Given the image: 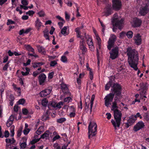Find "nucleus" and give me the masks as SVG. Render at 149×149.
I'll use <instances>...</instances> for the list:
<instances>
[{"label": "nucleus", "mask_w": 149, "mask_h": 149, "mask_svg": "<svg viewBox=\"0 0 149 149\" xmlns=\"http://www.w3.org/2000/svg\"><path fill=\"white\" fill-rule=\"evenodd\" d=\"M127 55L128 56V62L130 66L135 70L138 69L139 56L137 51L132 47H128L127 49Z\"/></svg>", "instance_id": "nucleus-1"}, {"label": "nucleus", "mask_w": 149, "mask_h": 149, "mask_svg": "<svg viewBox=\"0 0 149 149\" xmlns=\"http://www.w3.org/2000/svg\"><path fill=\"white\" fill-rule=\"evenodd\" d=\"M111 91L113 93H110L106 96L104 98V104L106 106L108 107L111 104L110 102L113 100L114 95L115 94L117 97H122L121 96L122 88L121 86L117 83H114L112 86Z\"/></svg>", "instance_id": "nucleus-2"}, {"label": "nucleus", "mask_w": 149, "mask_h": 149, "mask_svg": "<svg viewBox=\"0 0 149 149\" xmlns=\"http://www.w3.org/2000/svg\"><path fill=\"white\" fill-rule=\"evenodd\" d=\"M123 19H120L118 17L117 14H115L113 16L112 21V24L113 26V31L115 32L117 29V28H115V26L118 27V29L120 30L122 29L123 26Z\"/></svg>", "instance_id": "nucleus-3"}, {"label": "nucleus", "mask_w": 149, "mask_h": 149, "mask_svg": "<svg viewBox=\"0 0 149 149\" xmlns=\"http://www.w3.org/2000/svg\"><path fill=\"white\" fill-rule=\"evenodd\" d=\"M113 113L116 122L113 120H111V122L114 127L116 128L117 126L118 127L120 126L122 113L121 111L118 109H116L114 110Z\"/></svg>", "instance_id": "nucleus-4"}, {"label": "nucleus", "mask_w": 149, "mask_h": 149, "mask_svg": "<svg viewBox=\"0 0 149 149\" xmlns=\"http://www.w3.org/2000/svg\"><path fill=\"white\" fill-rule=\"evenodd\" d=\"M149 12V1L146 0L144 6L140 7L139 13L141 16H144Z\"/></svg>", "instance_id": "nucleus-5"}, {"label": "nucleus", "mask_w": 149, "mask_h": 149, "mask_svg": "<svg viewBox=\"0 0 149 149\" xmlns=\"http://www.w3.org/2000/svg\"><path fill=\"white\" fill-rule=\"evenodd\" d=\"M118 48L117 47L113 48L111 51L109 52L110 58L112 60L117 58L118 55Z\"/></svg>", "instance_id": "nucleus-6"}, {"label": "nucleus", "mask_w": 149, "mask_h": 149, "mask_svg": "<svg viewBox=\"0 0 149 149\" xmlns=\"http://www.w3.org/2000/svg\"><path fill=\"white\" fill-rule=\"evenodd\" d=\"M136 120V116L132 115L129 117L127 123H125L124 127L126 128H128L132 126Z\"/></svg>", "instance_id": "nucleus-7"}, {"label": "nucleus", "mask_w": 149, "mask_h": 149, "mask_svg": "<svg viewBox=\"0 0 149 149\" xmlns=\"http://www.w3.org/2000/svg\"><path fill=\"white\" fill-rule=\"evenodd\" d=\"M122 3L120 0H112V7L113 9L119 10L121 8Z\"/></svg>", "instance_id": "nucleus-8"}, {"label": "nucleus", "mask_w": 149, "mask_h": 149, "mask_svg": "<svg viewBox=\"0 0 149 149\" xmlns=\"http://www.w3.org/2000/svg\"><path fill=\"white\" fill-rule=\"evenodd\" d=\"M116 38V36L114 35H113L111 38L109 39L107 45V48L109 50H110L112 47H113Z\"/></svg>", "instance_id": "nucleus-9"}, {"label": "nucleus", "mask_w": 149, "mask_h": 149, "mask_svg": "<svg viewBox=\"0 0 149 149\" xmlns=\"http://www.w3.org/2000/svg\"><path fill=\"white\" fill-rule=\"evenodd\" d=\"M140 94L142 95L145 94L146 93V91L147 89V83H142L140 84Z\"/></svg>", "instance_id": "nucleus-10"}, {"label": "nucleus", "mask_w": 149, "mask_h": 149, "mask_svg": "<svg viewBox=\"0 0 149 149\" xmlns=\"http://www.w3.org/2000/svg\"><path fill=\"white\" fill-rule=\"evenodd\" d=\"M104 14L103 16H105L107 17L112 13V8L111 4H108L106 7L105 8L104 11Z\"/></svg>", "instance_id": "nucleus-11"}, {"label": "nucleus", "mask_w": 149, "mask_h": 149, "mask_svg": "<svg viewBox=\"0 0 149 149\" xmlns=\"http://www.w3.org/2000/svg\"><path fill=\"white\" fill-rule=\"evenodd\" d=\"M133 40H134L135 43L137 45H140L141 44L142 40L141 36L140 34L138 33L134 35Z\"/></svg>", "instance_id": "nucleus-12"}, {"label": "nucleus", "mask_w": 149, "mask_h": 149, "mask_svg": "<svg viewBox=\"0 0 149 149\" xmlns=\"http://www.w3.org/2000/svg\"><path fill=\"white\" fill-rule=\"evenodd\" d=\"M46 79V77L44 74L41 73L40 74L38 77V80L40 85H43Z\"/></svg>", "instance_id": "nucleus-13"}, {"label": "nucleus", "mask_w": 149, "mask_h": 149, "mask_svg": "<svg viewBox=\"0 0 149 149\" xmlns=\"http://www.w3.org/2000/svg\"><path fill=\"white\" fill-rule=\"evenodd\" d=\"M61 87L63 93L64 94H68L69 95L70 94L66 84L64 83H62L61 84Z\"/></svg>", "instance_id": "nucleus-14"}, {"label": "nucleus", "mask_w": 149, "mask_h": 149, "mask_svg": "<svg viewBox=\"0 0 149 149\" xmlns=\"http://www.w3.org/2000/svg\"><path fill=\"white\" fill-rule=\"evenodd\" d=\"M144 126V123L142 121L138 122L134 127L135 130H139L143 128Z\"/></svg>", "instance_id": "nucleus-15"}, {"label": "nucleus", "mask_w": 149, "mask_h": 149, "mask_svg": "<svg viewBox=\"0 0 149 149\" xmlns=\"http://www.w3.org/2000/svg\"><path fill=\"white\" fill-rule=\"evenodd\" d=\"M51 90L49 89H46L41 91L39 93L40 95L42 97H46L51 92Z\"/></svg>", "instance_id": "nucleus-16"}, {"label": "nucleus", "mask_w": 149, "mask_h": 149, "mask_svg": "<svg viewBox=\"0 0 149 149\" xmlns=\"http://www.w3.org/2000/svg\"><path fill=\"white\" fill-rule=\"evenodd\" d=\"M85 42H83V41H80V42L79 48L82 51V54H84L87 51V49L84 45Z\"/></svg>", "instance_id": "nucleus-17"}, {"label": "nucleus", "mask_w": 149, "mask_h": 149, "mask_svg": "<svg viewBox=\"0 0 149 149\" xmlns=\"http://www.w3.org/2000/svg\"><path fill=\"white\" fill-rule=\"evenodd\" d=\"M97 126L95 123L90 122L88 127V130H96Z\"/></svg>", "instance_id": "nucleus-18"}, {"label": "nucleus", "mask_w": 149, "mask_h": 149, "mask_svg": "<svg viewBox=\"0 0 149 149\" xmlns=\"http://www.w3.org/2000/svg\"><path fill=\"white\" fill-rule=\"evenodd\" d=\"M133 26L134 27H138L141 24L142 21L140 19L136 18L134 21Z\"/></svg>", "instance_id": "nucleus-19"}, {"label": "nucleus", "mask_w": 149, "mask_h": 149, "mask_svg": "<svg viewBox=\"0 0 149 149\" xmlns=\"http://www.w3.org/2000/svg\"><path fill=\"white\" fill-rule=\"evenodd\" d=\"M22 139L23 140V142L22 143H21L20 145V149H22L23 148H24L26 147L27 145L26 141L27 139L25 137H23L22 138Z\"/></svg>", "instance_id": "nucleus-20"}, {"label": "nucleus", "mask_w": 149, "mask_h": 149, "mask_svg": "<svg viewBox=\"0 0 149 149\" xmlns=\"http://www.w3.org/2000/svg\"><path fill=\"white\" fill-rule=\"evenodd\" d=\"M67 29V27L66 26H64L62 29H61V34L59 33V36L60 37L61 36V34H63L65 36L68 35V33L66 32Z\"/></svg>", "instance_id": "nucleus-21"}, {"label": "nucleus", "mask_w": 149, "mask_h": 149, "mask_svg": "<svg viewBox=\"0 0 149 149\" xmlns=\"http://www.w3.org/2000/svg\"><path fill=\"white\" fill-rule=\"evenodd\" d=\"M48 111L47 110L46 112L42 116V120L45 121L49 119Z\"/></svg>", "instance_id": "nucleus-22"}, {"label": "nucleus", "mask_w": 149, "mask_h": 149, "mask_svg": "<svg viewBox=\"0 0 149 149\" xmlns=\"http://www.w3.org/2000/svg\"><path fill=\"white\" fill-rule=\"evenodd\" d=\"M97 131H88V133L89 139L95 136L97 134Z\"/></svg>", "instance_id": "nucleus-23"}, {"label": "nucleus", "mask_w": 149, "mask_h": 149, "mask_svg": "<svg viewBox=\"0 0 149 149\" xmlns=\"http://www.w3.org/2000/svg\"><path fill=\"white\" fill-rule=\"evenodd\" d=\"M44 36L46 40H49V31L47 29H45L43 31Z\"/></svg>", "instance_id": "nucleus-24"}, {"label": "nucleus", "mask_w": 149, "mask_h": 149, "mask_svg": "<svg viewBox=\"0 0 149 149\" xmlns=\"http://www.w3.org/2000/svg\"><path fill=\"white\" fill-rule=\"evenodd\" d=\"M115 101H114L112 103V106L111 110L114 111L116 109H118V107L117 106V102H116L117 99H114Z\"/></svg>", "instance_id": "nucleus-25"}, {"label": "nucleus", "mask_w": 149, "mask_h": 149, "mask_svg": "<svg viewBox=\"0 0 149 149\" xmlns=\"http://www.w3.org/2000/svg\"><path fill=\"white\" fill-rule=\"evenodd\" d=\"M38 50L39 52L42 53L44 54L45 52V49L42 46L40 45L37 46Z\"/></svg>", "instance_id": "nucleus-26"}, {"label": "nucleus", "mask_w": 149, "mask_h": 149, "mask_svg": "<svg viewBox=\"0 0 149 149\" xmlns=\"http://www.w3.org/2000/svg\"><path fill=\"white\" fill-rule=\"evenodd\" d=\"M112 83V80L111 79H110L108 83L105 86V90H108L110 87L111 86V84Z\"/></svg>", "instance_id": "nucleus-27"}, {"label": "nucleus", "mask_w": 149, "mask_h": 149, "mask_svg": "<svg viewBox=\"0 0 149 149\" xmlns=\"http://www.w3.org/2000/svg\"><path fill=\"white\" fill-rule=\"evenodd\" d=\"M133 32L131 31H129L126 33V35L129 39L131 38L133 36Z\"/></svg>", "instance_id": "nucleus-28"}, {"label": "nucleus", "mask_w": 149, "mask_h": 149, "mask_svg": "<svg viewBox=\"0 0 149 149\" xmlns=\"http://www.w3.org/2000/svg\"><path fill=\"white\" fill-rule=\"evenodd\" d=\"M87 43L89 46H93L92 39L90 37H88L87 40Z\"/></svg>", "instance_id": "nucleus-29"}, {"label": "nucleus", "mask_w": 149, "mask_h": 149, "mask_svg": "<svg viewBox=\"0 0 149 149\" xmlns=\"http://www.w3.org/2000/svg\"><path fill=\"white\" fill-rule=\"evenodd\" d=\"M25 46L26 49L28 51L33 52H34V49L30 45H27L26 46L25 45Z\"/></svg>", "instance_id": "nucleus-30"}, {"label": "nucleus", "mask_w": 149, "mask_h": 149, "mask_svg": "<svg viewBox=\"0 0 149 149\" xmlns=\"http://www.w3.org/2000/svg\"><path fill=\"white\" fill-rule=\"evenodd\" d=\"M96 39L97 41V44L98 45V47L100 49L101 40L100 38L99 37L98 35H96Z\"/></svg>", "instance_id": "nucleus-31"}, {"label": "nucleus", "mask_w": 149, "mask_h": 149, "mask_svg": "<svg viewBox=\"0 0 149 149\" xmlns=\"http://www.w3.org/2000/svg\"><path fill=\"white\" fill-rule=\"evenodd\" d=\"M36 26L38 28V29L40 27L41 25V23L40 22L39 19L37 18L36 21Z\"/></svg>", "instance_id": "nucleus-32"}, {"label": "nucleus", "mask_w": 149, "mask_h": 149, "mask_svg": "<svg viewBox=\"0 0 149 149\" xmlns=\"http://www.w3.org/2000/svg\"><path fill=\"white\" fill-rule=\"evenodd\" d=\"M95 96L94 95H93L91 98V100L90 102V109L91 111L92 109L93 104V102L94 100Z\"/></svg>", "instance_id": "nucleus-33"}, {"label": "nucleus", "mask_w": 149, "mask_h": 149, "mask_svg": "<svg viewBox=\"0 0 149 149\" xmlns=\"http://www.w3.org/2000/svg\"><path fill=\"white\" fill-rule=\"evenodd\" d=\"M48 102V100L46 98H44L42 101V104L44 107H46L47 104Z\"/></svg>", "instance_id": "nucleus-34"}, {"label": "nucleus", "mask_w": 149, "mask_h": 149, "mask_svg": "<svg viewBox=\"0 0 149 149\" xmlns=\"http://www.w3.org/2000/svg\"><path fill=\"white\" fill-rule=\"evenodd\" d=\"M49 136V134L46 132H45L44 134L41 135L40 137V139H44L45 138L46 139L48 138Z\"/></svg>", "instance_id": "nucleus-35"}, {"label": "nucleus", "mask_w": 149, "mask_h": 149, "mask_svg": "<svg viewBox=\"0 0 149 149\" xmlns=\"http://www.w3.org/2000/svg\"><path fill=\"white\" fill-rule=\"evenodd\" d=\"M15 118H16L15 114H12L10 116L8 120L13 123Z\"/></svg>", "instance_id": "nucleus-36"}, {"label": "nucleus", "mask_w": 149, "mask_h": 149, "mask_svg": "<svg viewBox=\"0 0 149 149\" xmlns=\"http://www.w3.org/2000/svg\"><path fill=\"white\" fill-rule=\"evenodd\" d=\"M40 140V138H38L37 139H34L32 140L31 141V145H33L35 143L39 141Z\"/></svg>", "instance_id": "nucleus-37"}, {"label": "nucleus", "mask_w": 149, "mask_h": 149, "mask_svg": "<svg viewBox=\"0 0 149 149\" xmlns=\"http://www.w3.org/2000/svg\"><path fill=\"white\" fill-rule=\"evenodd\" d=\"M144 119L147 121H148L149 120V113L147 112L145 113L144 115Z\"/></svg>", "instance_id": "nucleus-38"}, {"label": "nucleus", "mask_w": 149, "mask_h": 149, "mask_svg": "<svg viewBox=\"0 0 149 149\" xmlns=\"http://www.w3.org/2000/svg\"><path fill=\"white\" fill-rule=\"evenodd\" d=\"M63 102H60L58 103H56V108H61V106L63 105Z\"/></svg>", "instance_id": "nucleus-39"}, {"label": "nucleus", "mask_w": 149, "mask_h": 149, "mask_svg": "<svg viewBox=\"0 0 149 149\" xmlns=\"http://www.w3.org/2000/svg\"><path fill=\"white\" fill-rule=\"evenodd\" d=\"M72 100V99L70 97H68L64 98V101L65 102L68 103L71 100Z\"/></svg>", "instance_id": "nucleus-40"}, {"label": "nucleus", "mask_w": 149, "mask_h": 149, "mask_svg": "<svg viewBox=\"0 0 149 149\" xmlns=\"http://www.w3.org/2000/svg\"><path fill=\"white\" fill-rule=\"evenodd\" d=\"M66 120V119L64 118H61L57 120V122L59 123H61Z\"/></svg>", "instance_id": "nucleus-41"}, {"label": "nucleus", "mask_w": 149, "mask_h": 149, "mask_svg": "<svg viewBox=\"0 0 149 149\" xmlns=\"http://www.w3.org/2000/svg\"><path fill=\"white\" fill-rule=\"evenodd\" d=\"M25 102V100L23 99L22 98L20 99L18 102V104H24Z\"/></svg>", "instance_id": "nucleus-42"}, {"label": "nucleus", "mask_w": 149, "mask_h": 149, "mask_svg": "<svg viewBox=\"0 0 149 149\" xmlns=\"http://www.w3.org/2000/svg\"><path fill=\"white\" fill-rule=\"evenodd\" d=\"M21 3L24 6H27L28 4V3L27 0H21Z\"/></svg>", "instance_id": "nucleus-43"}, {"label": "nucleus", "mask_w": 149, "mask_h": 149, "mask_svg": "<svg viewBox=\"0 0 149 149\" xmlns=\"http://www.w3.org/2000/svg\"><path fill=\"white\" fill-rule=\"evenodd\" d=\"M42 131H36V134H35L34 136V138L35 139H36L38 137V135L37 134H38V135H40L41 134V132Z\"/></svg>", "instance_id": "nucleus-44"}, {"label": "nucleus", "mask_w": 149, "mask_h": 149, "mask_svg": "<svg viewBox=\"0 0 149 149\" xmlns=\"http://www.w3.org/2000/svg\"><path fill=\"white\" fill-rule=\"evenodd\" d=\"M57 64L56 61H53L51 62L50 65L51 66L54 67Z\"/></svg>", "instance_id": "nucleus-45"}, {"label": "nucleus", "mask_w": 149, "mask_h": 149, "mask_svg": "<svg viewBox=\"0 0 149 149\" xmlns=\"http://www.w3.org/2000/svg\"><path fill=\"white\" fill-rule=\"evenodd\" d=\"M15 22L12 21L11 19H8L7 22V25H9L11 24H15Z\"/></svg>", "instance_id": "nucleus-46"}, {"label": "nucleus", "mask_w": 149, "mask_h": 149, "mask_svg": "<svg viewBox=\"0 0 149 149\" xmlns=\"http://www.w3.org/2000/svg\"><path fill=\"white\" fill-rule=\"evenodd\" d=\"M61 60L63 62H65L67 61V58L66 56H62L61 57Z\"/></svg>", "instance_id": "nucleus-47"}, {"label": "nucleus", "mask_w": 149, "mask_h": 149, "mask_svg": "<svg viewBox=\"0 0 149 149\" xmlns=\"http://www.w3.org/2000/svg\"><path fill=\"white\" fill-rule=\"evenodd\" d=\"M60 138V136L59 135H56L52 139V142H54V141L56 140L57 139H59Z\"/></svg>", "instance_id": "nucleus-48"}, {"label": "nucleus", "mask_w": 149, "mask_h": 149, "mask_svg": "<svg viewBox=\"0 0 149 149\" xmlns=\"http://www.w3.org/2000/svg\"><path fill=\"white\" fill-rule=\"evenodd\" d=\"M78 29H75V31L77 33V37L78 38V37L81 35V32Z\"/></svg>", "instance_id": "nucleus-49"}, {"label": "nucleus", "mask_w": 149, "mask_h": 149, "mask_svg": "<svg viewBox=\"0 0 149 149\" xmlns=\"http://www.w3.org/2000/svg\"><path fill=\"white\" fill-rule=\"evenodd\" d=\"M9 62H8L5 65L3 68V70H7V68L9 66Z\"/></svg>", "instance_id": "nucleus-50"}, {"label": "nucleus", "mask_w": 149, "mask_h": 149, "mask_svg": "<svg viewBox=\"0 0 149 149\" xmlns=\"http://www.w3.org/2000/svg\"><path fill=\"white\" fill-rule=\"evenodd\" d=\"M54 74V72H51L49 73V74L48 78L49 79H51L53 77V76Z\"/></svg>", "instance_id": "nucleus-51"}, {"label": "nucleus", "mask_w": 149, "mask_h": 149, "mask_svg": "<svg viewBox=\"0 0 149 149\" xmlns=\"http://www.w3.org/2000/svg\"><path fill=\"white\" fill-rule=\"evenodd\" d=\"M125 34L126 33L125 31H122L121 32L120 34V38H123Z\"/></svg>", "instance_id": "nucleus-52"}, {"label": "nucleus", "mask_w": 149, "mask_h": 149, "mask_svg": "<svg viewBox=\"0 0 149 149\" xmlns=\"http://www.w3.org/2000/svg\"><path fill=\"white\" fill-rule=\"evenodd\" d=\"M34 13V12L32 10H29L26 13V15H32Z\"/></svg>", "instance_id": "nucleus-53"}, {"label": "nucleus", "mask_w": 149, "mask_h": 149, "mask_svg": "<svg viewBox=\"0 0 149 149\" xmlns=\"http://www.w3.org/2000/svg\"><path fill=\"white\" fill-rule=\"evenodd\" d=\"M22 113L26 115L28 113V111L26 109H22Z\"/></svg>", "instance_id": "nucleus-54"}, {"label": "nucleus", "mask_w": 149, "mask_h": 149, "mask_svg": "<svg viewBox=\"0 0 149 149\" xmlns=\"http://www.w3.org/2000/svg\"><path fill=\"white\" fill-rule=\"evenodd\" d=\"M38 14L40 17H44L45 15V13L43 11H41L38 12Z\"/></svg>", "instance_id": "nucleus-55"}, {"label": "nucleus", "mask_w": 149, "mask_h": 149, "mask_svg": "<svg viewBox=\"0 0 149 149\" xmlns=\"http://www.w3.org/2000/svg\"><path fill=\"white\" fill-rule=\"evenodd\" d=\"M49 104L52 106V107L56 108V103L54 102H52L49 103Z\"/></svg>", "instance_id": "nucleus-56"}, {"label": "nucleus", "mask_w": 149, "mask_h": 149, "mask_svg": "<svg viewBox=\"0 0 149 149\" xmlns=\"http://www.w3.org/2000/svg\"><path fill=\"white\" fill-rule=\"evenodd\" d=\"M10 134L8 131H5L4 132V136L6 138H7L9 136Z\"/></svg>", "instance_id": "nucleus-57"}, {"label": "nucleus", "mask_w": 149, "mask_h": 149, "mask_svg": "<svg viewBox=\"0 0 149 149\" xmlns=\"http://www.w3.org/2000/svg\"><path fill=\"white\" fill-rule=\"evenodd\" d=\"M65 18L66 20L69 21L70 18V16L69 15H68L67 13L65 12Z\"/></svg>", "instance_id": "nucleus-58"}, {"label": "nucleus", "mask_w": 149, "mask_h": 149, "mask_svg": "<svg viewBox=\"0 0 149 149\" xmlns=\"http://www.w3.org/2000/svg\"><path fill=\"white\" fill-rule=\"evenodd\" d=\"M8 56H6L3 58V63H5L6 62L8 61Z\"/></svg>", "instance_id": "nucleus-59"}, {"label": "nucleus", "mask_w": 149, "mask_h": 149, "mask_svg": "<svg viewBox=\"0 0 149 149\" xmlns=\"http://www.w3.org/2000/svg\"><path fill=\"white\" fill-rule=\"evenodd\" d=\"M75 112H72L70 114V118L74 117L75 115Z\"/></svg>", "instance_id": "nucleus-60"}, {"label": "nucleus", "mask_w": 149, "mask_h": 149, "mask_svg": "<svg viewBox=\"0 0 149 149\" xmlns=\"http://www.w3.org/2000/svg\"><path fill=\"white\" fill-rule=\"evenodd\" d=\"M18 110V106L17 105H15L14 107V110L15 112H17Z\"/></svg>", "instance_id": "nucleus-61"}, {"label": "nucleus", "mask_w": 149, "mask_h": 149, "mask_svg": "<svg viewBox=\"0 0 149 149\" xmlns=\"http://www.w3.org/2000/svg\"><path fill=\"white\" fill-rule=\"evenodd\" d=\"M10 100L9 101H14L15 99V98L12 94H11L9 96Z\"/></svg>", "instance_id": "nucleus-62"}, {"label": "nucleus", "mask_w": 149, "mask_h": 149, "mask_svg": "<svg viewBox=\"0 0 149 149\" xmlns=\"http://www.w3.org/2000/svg\"><path fill=\"white\" fill-rule=\"evenodd\" d=\"M70 1H67L65 0V2L68 6H72V3Z\"/></svg>", "instance_id": "nucleus-63"}, {"label": "nucleus", "mask_w": 149, "mask_h": 149, "mask_svg": "<svg viewBox=\"0 0 149 149\" xmlns=\"http://www.w3.org/2000/svg\"><path fill=\"white\" fill-rule=\"evenodd\" d=\"M51 28V29L49 31V33L50 34L52 35L54 31L55 30V28L53 26H52Z\"/></svg>", "instance_id": "nucleus-64"}]
</instances>
